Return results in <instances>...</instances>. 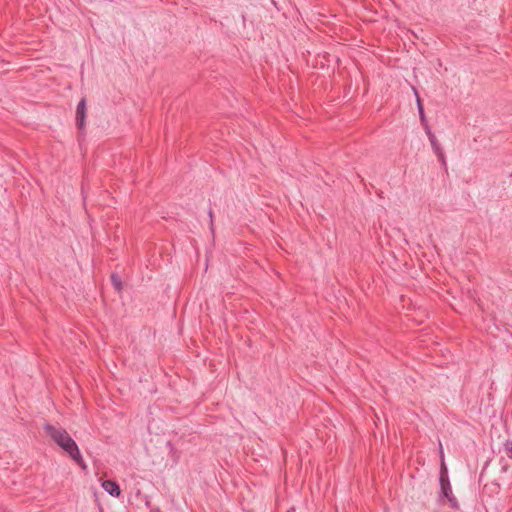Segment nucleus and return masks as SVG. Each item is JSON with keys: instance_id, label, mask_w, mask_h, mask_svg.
I'll list each match as a JSON object with an SVG mask.
<instances>
[{"instance_id": "obj_8", "label": "nucleus", "mask_w": 512, "mask_h": 512, "mask_svg": "<svg viewBox=\"0 0 512 512\" xmlns=\"http://www.w3.org/2000/svg\"><path fill=\"white\" fill-rule=\"evenodd\" d=\"M446 499L449 501V504L452 508H454V509L459 508V503L454 495H451L450 497H447Z\"/></svg>"}, {"instance_id": "obj_11", "label": "nucleus", "mask_w": 512, "mask_h": 512, "mask_svg": "<svg viewBox=\"0 0 512 512\" xmlns=\"http://www.w3.org/2000/svg\"><path fill=\"white\" fill-rule=\"evenodd\" d=\"M506 449L508 457L512 458V444L510 446H507Z\"/></svg>"}, {"instance_id": "obj_10", "label": "nucleus", "mask_w": 512, "mask_h": 512, "mask_svg": "<svg viewBox=\"0 0 512 512\" xmlns=\"http://www.w3.org/2000/svg\"><path fill=\"white\" fill-rule=\"evenodd\" d=\"M208 214H209V217H210L211 230L213 231V211L210 209Z\"/></svg>"}, {"instance_id": "obj_6", "label": "nucleus", "mask_w": 512, "mask_h": 512, "mask_svg": "<svg viewBox=\"0 0 512 512\" xmlns=\"http://www.w3.org/2000/svg\"><path fill=\"white\" fill-rule=\"evenodd\" d=\"M417 107H418V112H419L421 122L425 123L426 119H425V114H424V108H423V105H422V102H421L419 96H417Z\"/></svg>"}, {"instance_id": "obj_2", "label": "nucleus", "mask_w": 512, "mask_h": 512, "mask_svg": "<svg viewBox=\"0 0 512 512\" xmlns=\"http://www.w3.org/2000/svg\"><path fill=\"white\" fill-rule=\"evenodd\" d=\"M439 481H440L442 495L445 498L450 497L451 495H453L452 488H451V485H450V481H449V478H448L447 469H446V466L444 465V463L442 464V467H441Z\"/></svg>"}, {"instance_id": "obj_3", "label": "nucleus", "mask_w": 512, "mask_h": 512, "mask_svg": "<svg viewBox=\"0 0 512 512\" xmlns=\"http://www.w3.org/2000/svg\"><path fill=\"white\" fill-rule=\"evenodd\" d=\"M86 117V100L82 98L76 108V125L80 131L84 130Z\"/></svg>"}, {"instance_id": "obj_12", "label": "nucleus", "mask_w": 512, "mask_h": 512, "mask_svg": "<svg viewBox=\"0 0 512 512\" xmlns=\"http://www.w3.org/2000/svg\"><path fill=\"white\" fill-rule=\"evenodd\" d=\"M426 133H427L429 139H430L431 135H434L428 127H426Z\"/></svg>"}, {"instance_id": "obj_1", "label": "nucleus", "mask_w": 512, "mask_h": 512, "mask_svg": "<svg viewBox=\"0 0 512 512\" xmlns=\"http://www.w3.org/2000/svg\"><path fill=\"white\" fill-rule=\"evenodd\" d=\"M44 430L80 467L86 469V464L76 442L65 429L57 428L51 424H45Z\"/></svg>"}, {"instance_id": "obj_9", "label": "nucleus", "mask_w": 512, "mask_h": 512, "mask_svg": "<svg viewBox=\"0 0 512 512\" xmlns=\"http://www.w3.org/2000/svg\"><path fill=\"white\" fill-rule=\"evenodd\" d=\"M436 155L438 156V159L442 163V165L446 168L447 164H446V158H445L443 150L436 153Z\"/></svg>"}, {"instance_id": "obj_5", "label": "nucleus", "mask_w": 512, "mask_h": 512, "mask_svg": "<svg viewBox=\"0 0 512 512\" xmlns=\"http://www.w3.org/2000/svg\"><path fill=\"white\" fill-rule=\"evenodd\" d=\"M111 281H112V284L115 287V289L117 291H121V289H122V282H121L119 276L116 275V274H112L111 275Z\"/></svg>"}, {"instance_id": "obj_7", "label": "nucleus", "mask_w": 512, "mask_h": 512, "mask_svg": "<svg viewBox=\"0 0 512 512\" xmlns=\"http://www.w3.org/2000/svg\"><path fill=\"white\" fill-rule=\"evenodd\" d=\"M429 141H430L431 146H432V148H433L435 153H438V152L442 151V148L440 147V145H439L435 135H431Z\"/></svg>"}, {"instance_id": "obj_4", "label": "nucleus", "mask_w": 512, "mask_h": 512, "mask_svg": "<svg viewBox=\"0 0 512 512\" xmlns=\"http://www.w3.org/2000/svg\"><path fill=\"white\" fill-rule=\"evenodd\" d=\"M102 488L109 493L111 496L119 497L121 494V489L116 481L113 480H105L102 482Z\"/></svg>"}]
</instances>
